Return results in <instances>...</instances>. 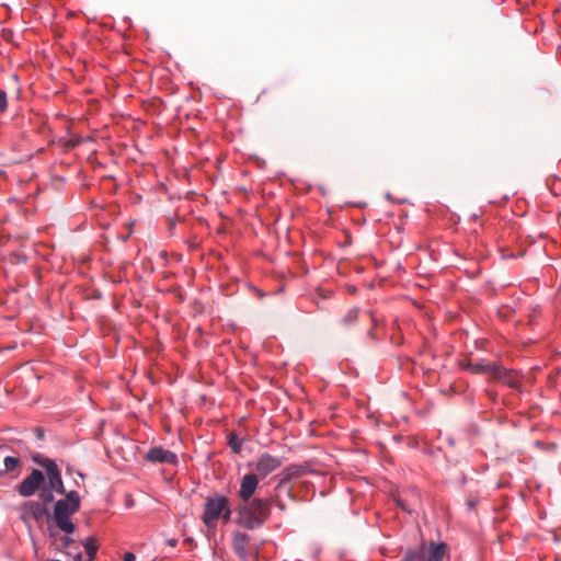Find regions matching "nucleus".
<instances>
[{"label": "nucleus", "instance_id": "obj_18", "mask_svg": "<svg viewBox=\"0 0 561 561\" xmlns=\"http://www.w3.org/2000/svg\"><path fill=\"white\" fill-rule=\"evenodd\" d=\"M3 462H4V467H5V469L3 470L4 472L13 471L20 465V459L18 457H13V456H5Z\"/></svg>", "mask_w": 561, "mask_h": 561}, {"label": "nucleus", "instance_id": "obj_1", "mask_svg": "<svg viewBox=\"0 0 561 561\" xmlns=\"http://www.w3.org/2000/svg\"><path fill=\"white\" fill-rule=\"evenodd\" d=\"M273 500L271 497H254L242 502L238 507L236 523L245 529L254 530L265 524L271 515Z\"/></svg>", "mask_w": 561, "mask_h": 561}, {"label": "nucleus", "instance_id": "obj_15", "mask_svg": "<svg viewBox=\"0 0 561 561\" xmlns=\"http://www.w3.org/2000/svg\"><path fill=\"white\" fill-rule=\"evenodd\" d=\"M228 446L234 454H240L243 446V439L239 438L236 433L228 435Z\"/></svg>", "mask_w": 561, "mask_h": 561}, {"label": "nucleus", "instance_id": "obj_14", "mask_svg": "<svg viewBox=\"0 0 561 561\" xmlns=\"http://www.w3.org/2000/svg\"><path fill=\"white\" fill-rule=\"evenodd\" d=\"M38 497L46 506L54 501V491L47 483L38 490Z\"/></svg>", "mask_w": 561, "mask_h": 561}, {"label": "nucleus", "instance_id": "obj_24", "mask_svg": "<svg viewBox=\"0 0 561 561\" xmlns=\"http://www.w3.org/2000/svg\"><path fill=\"white\" fill-rule=\"evenodd\" d=\"M477 504H478V500H476V499H469L467 501L468 510H474Z\"/></svg>", "mask_w": 561, "mask_h": 561}, {"label": "nucleus", "instance_id": "obj_7", "mask_svg": "<svg viewBox=\"0 0 561 561\" xmlns=\"http://www.w3.org/2000/svg\"><path fill=\"white\" fill-rule=\"evenodd\" d=\"M467 369L471 374L480 375L485 374L493 377H500L503 370V367L495 362H488L484 359H480L477 362H469L467 365Z\"/></svg>", "mask_w": 561, "mask_h": 561}, {"label": "nucleus", "instance_id": "obj_3", "mask_svg": "<svg viewBox=\"0 0 561 561\" xmlns=\"http://www.w3.org/2000/svg\"><path fill=\"white\" fill-rule=\"evenodd\" d=\"M80 508V496L77 491H70L65 499L58 500L54 507V519L57 527L70 535L75 533L76 526L71 522L70 516Z\"/></svg>", "mask_w": 561, "mask_h": 561}, {"label": "nucleus", "instance_id": "obj_28", "mask_svg": "<svg viewBox=\"0 0 561 561\" xmlns=\"http://www.w3.org/2000/svg\"><path fill=\"white\" fill-rule=\"evenodd\" d=\"M4 473V471L0 470V477Z\"/></svg>", "mask_w": 561, "mask_h": 561}, {"label": "nucleus", "instance_id": "obj_4", "mask_svg": "<svg viewBox=\"0 0 561 561\" xmlns=\"http://www.w3.org/2000/svg\"><path fill=\"white\" fill-rule=\"evenodd\" d=\"M447 543L420 541L414 548L404 551L401 561H442L447 553Z\"/></svg>", "mask_w": 561, "mask_h": 561}, {"label": "nucleus", "instance_id": "obj_26", "mask_svg": "<svg viewBox=\"0 0 561 561\" xmlns=\"http://www.w3.org/2000/svg\"><path fill=\"white\" fill-rule=\"evenodd\" d=\"M276 506H277L280 511H285V504H284V502H282V501H277V502H276Z\"/></svg>", "mask_w": 561, "mask_h": 561}, {"label": "nucleus", "instance_id": "obj_6", "mask_svg": "<svg viewBox=\"0 0 561 561\" xmlns=\"http://www.w3.org/2000/svg\"><path fill=\"white\" fill-rule=\"evenodd\" d=\"M282 466V459L272 456L268 453H263L259 459L253 463L255 474L259 478H265Z\"/></svg>", "mask_w": 561, "mask_h": 561}, {"label": "nucleus", "instance_id": "obj_8", "mask_svg": "<svg viewBox=\"0 0 561 561\" xmlns=\"http://www.w3.org/2000/svg\"><path fill=\"white\" fill-rule=\"evenodd\" d=\"M145 458L152 463L176 465L179 462L176 454L160 446L151 447Z\"/></svg>", "mask_w": 561, "mask_h": 561}, {"label": "nucleus", "instance_id": "obj_27", "mask_svg": "<svg viewBox=\"0 0 561 561\" xmlns=\"http://www.w3.org/2000/svg\"><path fill=\"white\" fill-rule=\"evenodd\" d=\"M448 444L453 446L455 444V440L453 438H448Z\"/></svg>", "mask_w": 561, "mask_h": 561}, {"label": "nucleus", "instance_id": "obj_5", "mask_svg": "<svg viewBox=\"0 0 561 561\" xmlns=\"http://www.w3.org/2000/svg\"><path fill=\"white\" fill-rule=\"evenodd\" d=\"M45 474L39 469H33L18 485V492L21 496L30 497L45 484Z\"/></svg>", "mask_w": 561, "mask_h": 561}, {"label": "nucleus", "instance_id": "obj_21", "mask_svg": "<svg viewBox=\"0 0 561 561\" xmlns=\"http://www.w3.org/2000/svg\"><path fill=\"white\" fill-rule=\"evenodd\" d=\"M396 502H397V505L403 511V512H407V513H411L412 510L410 508V506L407 504L405 501H403L402 499L398 497L396 499Z\"/></svg>", "mask_w": 561, "mask_h": 561}, {"label": "nucleus", "instance_id": "obj_16", "mask_svg": "<svg viewBox=\"0 0 561 561\" xmlns=\"http://www.w3.org/2000/svg\"><path fill=\"white\" fill-rule=\"evenodd\" d=\"M358 309L357 308H353V309H350L345 316L341 319V324L348 328L351 325H353L356 321H357V318H358Z\"/></svg>", "mask_w": 561, "mask_h": 561}, {"label": "nucleus", "instance_id": "obj_25", "mask_svg": "<svg viewBox=\"0 0 561 561\" xmlns=\"http://www.w3.org/2000/svg\"><path fill=\"white\" fill-rule=\"evenodd\" d=\"M77 550H79V549L71 547L70 549L65 550V553L75 560V554H76Z\"/></svg>", "mask_w": 561, "mask_h": 561}, {"label": "nucleus", "instance_id": "obj_13", "mask_svg": "<svg viewBox=\"0 0 561 561\" xmlns=\"http://www.w3.org/2000/svg\"><path fill=\"white\" fill-rule=\"evenodd\" d=\"M250 540V536L247 533L236 531L232 535L231 546L234 553L240 559H245L247 556V545Z\"/></svg>", "mask_w": 561, "mask_h": 561}, {"label": "nucleus", "instance_id": "obj_12", "mask_svg": "<svg viewBox=\"0 0 561 561\" xmlns=\"http://www.w3.org/2000/svg\"><path fill=\"white\" fill-rule=\"evenodd\" d=\"M47 468V484L51 488L53 491L58 494H65V485L62 482L61 473L57 465L49 463Z\"/></svg>", "mask_w": 561, "mask_h": 561}, {"label": "nucleus", "instance_id": "obj_23", "mask_svg": "<svg viewBox=\"0 0 561 561\" xmlns=\"http://www.w3.org/2000/svg\"><path fill=\"white\" fill-rule=\"evenodd\" d=\"M123 560H124V561H136V556H135V553H133V552H126V553L123 556Z\"/></svg>", "mask_w": 561, "mask_h": 561}, {"label": "nucleus", "instance_id": "obj_10", "mask_svg": "<svg viewBox=\"0 0 561 561\" xmlns=\"http://www.w3.org/2000/svg\"><path fill=\"white\" fill-rule=\"evenodd\" d=\"M22 519L26 520L27 518H32L36 522L41 520L43 517L49 514L48 507L39 501H27L22 505Z\"/></svg>", "mask_w": 561, "mask_h": 561}, {"label": "nucleus", "instance_id": "obj_20", "mask_svg": "<svg viewBox=\"0 0 561 561\" xmlns=\"http://www.w3.org/2000/svg\"><path fill=\"white\" fill-rule=\"evenodd\" d=\"M8 106L7 93L0 90V113L4 112Z\"/></svg>", "mask_w": 561, "mask_h": 561}, {"label": "nucleus", "instance_id": "obj_9", "mask_svg": "<svg viewBox=\"0 0 561 561\" xmlns=\"http://www.w3.org/2000/svg\"><path fill=\"white\" fill-rule=\"evenodd\" d=\"M259 486V477L254 472L247 473L240 481V489L238 495L242 502L252 500Z\"/></svg>", "mask_w": 561, "mask_h": 561}, {"label": "nucleus", "instance_id": "obj_17", "mask_svg": "<svg viewBox=\"0 0 561 561\" xmlns=\"http://www.w3.org/2000/svg\"><path fill=\"white\" fill-rule=\"evenodd\" d=\"M33 461L41 466L42 468L45 469V471L47 472V468H49V463L51 465H57L56 461L54 459H50V458H47V457H44L43 455L41 454H36L33 456Z\"/></svg>", "mask_w": 561, "mask_h": 561}, {"label": "nucleus", "instance_id": "obj_2", "mask_svg": "<svg viewBox=\"0 0 561 561\" xmlns=\"http://www.w3.org/2000/svg\"><path fill=\"white\" fill-rule=\"evenodd\" d=\"M232 510L228 496L215 493L209 495L205 503L202 514V520L207 528L216 526L217 520L221 519L225 524L231 520Z\"/></svg>", "mask_w": 561, "mask_h": 561}, {"label": "nucleus", "instance_id": "obj_22", "mask_svg": "<svg viewBox=\"0 0 561 561\" xmlns=\"http://www.w3.org/2000/svg\"><path fill=\"white\" fill-rule=\"evenodd\" d=\"M72 543H73V539L72 538H70L68 536L64 537L62 546L65 547L66 550L70 549L72 547Z\"/></svg>", "mask_w": 561, "mask_h": 561}, {"label": "nucleus", "instance_id": "obj_11", "mask_svg": "<svg viewBox=\"0 0 561 561\" xmlns=\"http://www.w3.org/2000/svg\"><path fill=\"white\" fill-rule=\"evenodd\" d=\"M82 546L84 548V552L87 558L83 557V553L80 550L76 551L75 561H93L99 551V543L95 537L89 536L82 541Z\"/></svg>", "mask_w": 561, "mask_h": 561}, {"label": "nucleus", "instance_id": "obj_19", "mask_svg": "<svg viewBox=\"0 0 561 561\" xmlns=\"http://www.w3.org/2000/svg\"><path fill=\"white\" fill-rule=\"evenodd\" d=\"M295 474L291 468L284 469L279 474V482L276 489L282 488L285 483H287L291 477Z\"/></svg>", "mask_w": 561, "mask_h": 561}]
</instances>
